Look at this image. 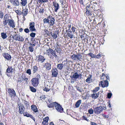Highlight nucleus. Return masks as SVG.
<instances>
[{"label": "nucleus", "mask_w": 125, "mask_h": 125, "mask_svg": "<svg viewBox=\"0 0 125 125\" xmlns=\"http://www.w3.org/2000/svg\"><path fill=\"white\" fill-rule=\"evenodd\" d=\"M21 77H22V78L23 80V81H24L25 79L26 78V76H25V75L22 74L21 75Z\"/></svg>", "instance_id": "774afa93"}, {"label": "nucleus", "mask_w": 125, "mask_h": 125, "mask_svg": "<svg viewBox=\"0 0 125 125\" xmlns=\"http://www.w3.org/2000/svg\"><path fill=\"white\" fill-rule=\"evenodd\" d=\"M106 109L105 104L103 103L100 104V106L97 107L94 109V113L96 114H99L101 113L103 110Z\"/></svg>", "instance_id": "f257e3e1"}, {"label": "nucleus", "mask_w": 125, "mask_h": 125, "mask_svg": "<svg viewBox=\"0 0 125 125\" xmlns=\"http://www.w3.org/2000/svg\"><path fill=\"white\" fill-rule=\"evenodd\" d=\"M48 18L46 19V18H45L43 19V23L44 24L48 23L49 24V20Z\"/></svg>", "instance_id": "58836bf2"}, {"label": "nucleus", "mask_w": 125, "mask_h": 125, "mask_svg": "<svg viewBox=\"0 0 125 125\" xmlns=\"http://www.w3.org/2000/svg\"><path fill=\"white\" fill-rule=\"evenodd\" d=\"M26 73L28 74L29 75H31V70L30 69H28L26 71Z\"/></svg>", "instance_id": "3c124183"}, {"label": "nucleus", "mask_w": 125, "mask_h": 125, "mask_svg": "<svg viewBox=\"0 0 125 125\" xmlns=\"http://www.w3.org/2000/svg\"><path fill=\"white\" fill-rule=\"evenodd\" d=\"M55 50L57 53H60L61 52V50L60 48V45L58 44L57 42L56 44Z\"/></svg>", "instance_id": "dca6fc26"}, {"label": "nucleus", "mask_w": 125, "mask_h": 125, "mask_svg": "<svg viewBox=\"0 0 125 125\" xmlns=\"http://www.w3.org/2000/svg\"><path fill=\"white\" fill-rule=\"evenodd\" d=\"M101 55V54L100 53H99L97 55H95V58H99L100 57Z\"/></svg>", "instance_id": "864d4df0"}, {"label": "nucleus", "mask_w": 125, "mask_h": 125, "mask_svg": "<svg viewBox=\"0 0 125 125\" xmlns=\"http://www.w3.org/2000/svg\"><path fill=\"white\" fill-rule=\"evenodd\" d=\"M4 16L2 12H0V18L2 19Z\"/></svg>", "instance_id": "bf43d9fd"}, {"label": "nucleus", "mask_w": 125, "mask_h": 125, "mask_svg": "<svg viewBox=\"0 0 125 125\" xmlns=\"http://www.w3.org/2000/svg\"><path fill=\"white\" fill-rule=\"evenodd\" d=\"M88 54V55H89L92 58H95V55L93 53H89Z\"/></svg>", "instance_id": "de8ad7c7"}, {"label": "nucleus", "mask_w": 125, "mask_h": 125, "mask_svg": "<svg viewBox=\"0 0 125 125\" xmlns=\"http://www.w3.org/2000/svg\"><path fill=\"white\" fill-rule=\"evenodd\" d=\"M48 83H46L44 84V86L45 88H44V91L47 92L49 91L50 90V86L48 84Z\"/></svg>", "instance_id": "4be33fe9"}, {"label": "nucleus", "mask_w": 125, "mask_h": 125, "mask_svg": "<svg viewBox=\"0 0 125 125\" xmlns=\"http://www.w3.org/2000/svg\"><path fill=\"white\" fill-rule=\"evenodd\" d=\"M10 96L11 98L14 97L16 96V93L14 90L12 88H9L8 91Z\"/></svg>", "instance_id": "f03ea898"}, {"label": "nucleus", "mask_w": 125, "mask_h": 125, "mask_svg": "<svg viewBox=\"0 0 125 125\" xmlns=\"http://www.w3.org/2000/svg\"><path fill=\"white\" fill-rule=\"evenodd\" d=\"M101 85L102 87H107L108 85V82L107 80H104L103 82L101 81L100 82L99 84V85Z\"/></svg>", "instance_id": "39448f33"}, {"label": "nucleus", "mask_w": 125, "mask_h": 125, "mask_svg": "<svg viewBox=\"0 0 125 125\" xmlns=\"http://www.w3.org/2000/svg\"><path fill=\"white\" fill-rule=\"evenodd\" d=\"M17 36H18V35L17 33H16V32H15L14 33V34L13 35V37L14 39V37H15V39L16 38Z\"/></svg>", "instance_id": "603ef678"}, {"label": "nucleus", "mask_w": 125, "mask_h": 125, "mask_svg": "<svg viewBox=\"0 0 125 125\" xmlns=\"http://www.w3.org/2000/svg\"><path fill=\"white\" fill-rule=\"evenodd\" d=\"M38 69V67L36 66H33L32 68L33 73H34L36 72Z\"/></svg>", "instance_id": "473e14b6"}, {"label": "nucleus", "mask_w": 125, "mask_h": 125, "mask_svg": "<svg viewBox=\"0 0 125 125\" xmlns=\"http://www.w3.org/2000/svg\"><path fill=\"white\" fill-rule=\"evenodd\" d=\"M36 35V33L33 32H32L30 34V36L31 37L34 38L35 37Z\"/></svg>", "instance_id": "8fccbe9b"}, {"label": "nucleus", "mask_w": 125, "mask_h": 125, "mask_svg": "<svg viewBox=\"0 0 125 125\" xmlns=\"http://www.w3.org/2000/svg\"><path fill=\"white\" fill-rule=\"evenodd\" d=\"M28 12L27 9H23L22 10V13L23 14V16H26L27 15Z\"/></svg>", "instance_id": "7c9ffc66"}, {"label": "nucleus", "mask_w": 125, "mask_h": 125, "mask_svg": "<svg viewBox=\"0 0 125 125\" xmlns=\"http://www.w3.org/2000/svg\"><path fill=\"white\" fill-rule=\"evenodd\" d=\"M15 39L16 40H18L19 41L21 42H23L24 40L23 37L20 35H19L18 36H17L16 38Z\"/></svg>", "instance_id": "a878e982"}, {"label": "nucleus", "mask_w": 125, "mask_h": 125, "mask_svg": "<svg viewBox=\"0 0 125 125\" xmlns=\"http://www.w3.org/2000/svg\"><path fill=\"white\" fill-rule=\"evenodd\" d=\"M99 89V87H96L94 90L93 92L94 93H95L98 91Z\"/></svg>", "instance_id": "c03bdc74"}, {"label": "nucleus", "mask_w": 125, "mask_h": 125, "mask_svg": "<svg viewBox=\"0 0 125 125\" xmlns=\"http://www.w3.org/2000/svg\"><path fill=\"white\" fill-rule=\"evenodd\" d=\"M48 18L49 20V24H50V26H52L54 23L55 19L54 18L50 16L48 17Z\"/></svg>", "instance_id": "9b49d317"}, {"label": "nucleus", "mask_w": 125, "mask_h": 125, "mask_svg": "<svg viewBox=\"0 0 125 125\" xmlns=\"http://www.w3.org/2000/svg\"><path fill=\"white\" fill-rule=\"evenodd\" d=\"M52 77H56L58 74V70L57 69H53L52 70Z\"/></svg>", "instance_id": "2eb2a0df"}, {"label": "nucleus", "mask_w": 125, "mask_h": 125, "mask_svg": "<svg viewBox=\"0 0 125 125\" xmlns=\"http://www.w3.org/2000/svg\"><path fill=\"white\" fill-rule=\"evenodd\" d=\"M38 61H41L42 63L45 60V59L41 55L38 56Z\"/></svg>", "instance_id": "393cba45"}, {"label": "nucleus", "mask_w": 125, "mask_h": 125, "mask_svg": "<svg viewBox=\"0 0 125 125\" xmlns=\"http://www.w3.org/2000/svg\"><path fill=\"white\" fill-rule=\"evenodd\" d=\"M55 107L57 111L59 112L62 113L63 111V109L62 106L57 103Z\"/></svg>", "instance_id": "20e7f679"}, {"label": "nucleus", "mask_w": 125, "mask_h": 125, "mask_svg": "<svg viewBox=\"0 0 125 125\" xmlns=\"http://www.w3.org/2000/svg\"><path fill=\"white\" fill-rule=\"evenodd\" d=\"M49 51L50 54L52 55V56L53 57H54L56 59L58 58V57L56 54V51L55 50H53L51 48H49Z\"/></svg>", "instance_id": "1a4fd4ad"}, {"label": "nucleus", "mask_w": 125, "mask_h": 125, "mask_svg": "<svg viewBox=\"0 0 125 125\" xmlns=\"http://www.w3.org/2000/svg\"><path fill=\"white\" fill-rule=\"evenodd\" d=\"M76 28L74 27H72V30L73 33H74L75 31V29Z\"/></svg>", "instance_id": "338daca9"}, {"label": "nucleus", "mask_w": 125, "mask_h": 125, "mask_svg": "<svg viewBox=\"0 0 125 125\" xmlns=\"http://www.w3.org/2000/svg\"><path fill=\"white\" fill-rule=\"evenodd\" d=\"M1 37L3 39L6 38L7 37V35L6 33L2 32L1 33Z\"/></svg>", "instance_id": "c756f323"}, {"label": "nucleus", "mask_w": 125, "mask_h": 125, "mask_svg": "<svg viewBox=\"0 0 125 125\" xmlns=\"http://www.w3.org/2000/svg\"><path fill=\"white\" fill-rule=\"evenodd\" d=\"M24 31L26 33H28L30 32V30L28 28H26L24 29Z\"/></svg>", "instance_id": "680f3d73"}, {"label": "nucleus", "mask_w": 125, "mask_h": 125, "mask_svg": "<svg viewBox=\"0 0 125 125\" xmlns=\"http://www.w3.org/2000/svg\"><path fill=\"white\" fill-rule=\"evenodd\" d=\"M39 12L40 13H43L44 11V9L42 8H41L39 9Z\"/></svg>", "instance_id": "09e8293b"}, {"label": "nucleus", "mask_w": 125, "mask_h": 125, "mask_svg": "<svg viewBox=\"0 0 125 125\" xmlns=\"http://www.w3.org/2000/svg\"><path fill=\"white\" fill-rule=\"evenodd\" d=\"M16 12L19 15L21 14L22 13L21 12L20 10H16Z\"/></svg>", "instance_id": "6e6d98bb"}, {"label": "nucleus", "mask_w": 125, "mask_h": 125, "mask_svg": "<svg viewBox=\"0 0 125 125\" xmlns=\"http://www.w3.org/2000/svg\"><path fill=\"white\" fill-rule=\"evenodd\" d=\"M99 94V92H98L97 93L93 94L91 96L93 98L96 99L98 97Z\"/></svg>", "instance_id": "cd10ccee"}, {"label": "nucleus", "mask_w": 125, "mask_h": 125, "mask_svg": "<svg viewBox=\"0 0 125 125\" xmlns=\"http://www.w3.org/2000/svg\"><path fill=\"white\" fill-rule=\"evenodd\" d=\"M30 89L31 91L32 92H35L36 91V90L35 89V88H34L32 86H30Z\"/></svg>", "instance_id": "e433bc0d"}, {"label": "nucleus", "mask_w": 125, "mask_h": 125, "mask_svg": "<svg viewBox=\"0 0 125 125\" xmlns=\"http://www.w3.org/2000/svg\"><path fill=\"white\" fill-rule=\"evenodd\" d=\"M9 20L3 19V23L4 26L6 25L7 23L8 24Z\"/></svg>", "instance_id": "c9c22d12"}, {"label": "nucleus", "mask_w": 125, "mask_h": 125, "mask_svg": "<svg viewBox=\"0 0 125 125\" xmlns=\"http://www.w3.org/2000/svg\"><path fill=\"white\" fill-rule=\"evenodd\" d=\"M36 78L39 81V79L40 78V75L39 74H37L36 76Z\"/></svg>", "instance_id": "69168bd1"}, {"label": "nucleus", "mask_w": 125, "mask_h": 125, "mask_svg": "<svg viewBox=\"0 0 125 125\" xmlns=\"http://www.w3.org/2000/svg\"><path fill=\"white\" fill-rule=\"evenodd\" d=\"M49 48L48 50H46V54L49 56L50 53V51H49Z\"/></svg>", "instance_id": "4d7b16f0"}, {"label": "nucleus", "mask_w": 125, "mask_h": 125, "mask_svg": "<svg viewBox=\"0 0 125 125\" xmlns=\"http://www.w3.org/2000/svg\"><path fill=\"white\" fill-rule=\"evenodd\" d=\"M49 119V118L48 117H47L44 118L43 121L42 122V124L44 125H48Z\"/></svg>", "instance_id": "aec40b11"}, {"label": "nucleus", "mask_w": 125, "mask_h": 125, "mask_svg": "<svg viewBox=\"0 0 125 125\" xmlns=\"http://www.w3.org/2000/svg\"><path fill=\"white\" fill-rule=\"evenodd\" d=\"M8 24L10 27H11L13 28H14L15 27V23L13 19H10Z\"/></svg>", "instance_id": "ddd939ff"}, {"label": "nucleus", "mask_w": 125, "mask_h": 125, "mask_svg": "<svg viewBox=\"0 0 125 125\" xmlns=\"http://www.w3.org/2000/svg\"><path fill=\"white\" fill-rule=\"evenodd\" d=\"M83 119L86 120L88 121H89V119H88L86 117H85V116H83Z\"/></svg>", "instance_id": "0e129e2a"}, {"label": "nucleus", "mask_w": 125, "mask_h": 125, "mask_svg": "<svg viewBox=\"0 0 125 125\" xmlns=\"http://www.w3.org/2000/svg\"><path fill=\"white\" fill-rule=\"evenodd\" d=\"M81 57V55L80 54H78L76 55L75 54H73L71 56L73 60H75L76 59L80 60Z\"/></svg>", "instance_id": "9d476101"}, {"label": "nucleus", "mask_w": 125, "mask_h": 125, "mask_svg": "<svg viewBox=\"0 0 125 125\" xmlns=\"http://www.w3.org/2000/svg\"><path fill=\"white\" fill-rule=\"evenodd\" d=\"M112 94L111 93H109L107 95V97L109 98H110L112 96Z\"/></svg>", "instance_id": "052dcab7"}, {"label": "nucleus", "mask_w": 125, "mask_h": 125, "mask_svg": "<svg viewBox=\"0 0 125 125\" xmlns=\"http://www.w3.org/2000/svg\"><path fill=\"white\" fill-rule=\"evenodd\" d=\"M35 45V44H32L31 43L30 44V46L29 47V51L31 52H32L34 51V47Z\"/></svg>", "instance_id": "412c9836"}, {"label": "nucleus", "mask_w": 125, "mask_h": 125, "mask_svg": "<svg viewBox=\"0 0 125 125\" xmlns=\"http://www.w3.org/2000/svg\"><path fill=\"white\" fill-rule=\"evenodd\" d=\"M21 4L23 6H25L26 4L27 1L26 0H21Z\"/></svg>", "instance_id": "72a5a7b5"}, {"label": "nucleus", "mask_w": 125, "mask_h": 125, "mask_svg": "<svg viewBox=\"0 0 125 125\" xmlns=\"http://www.w3.org/2000/svg\"><path fill=\"white\" fill-rule=\"evenodd\" d=\"M53 5L54 7V11L57 12L59 8V4L56 2H53Z\"/></svg>", "instance_id": "f8f14e48"}, {"label": "nucleus", "mask_w": 125, "mask_h": 125, "mask_svg": "<svg viewBox=\"0 0 125 125\" xmlns=\"http://www.w3.org/2000/svg\"><path fill=\"white\" fill-rule=\"evenodd\" d=\"M24 103L25 105L27 107H28L29 106V104L27 102L25 101H24Z\"/></svg>", "instance_id": "5fc2aeb1"}, {"label": "nucleus", "mask_w": 125, "mask_h": 125, "mask_svg": "<svg viewBox=\"0 0 125 125\" xmlns=\"http://www.w3.org/2000/svg\"><path fill=\"white\" fill-rule=\"evenodd\" d=\"M32 84L34 87L37 86L39 82L37 79L36 78H32L31 80Z\"/></svg>", "instance_id": "423d86ee"}, {"label": "nucleus", "mask_w": 125, "mask_h": 125, "mask_svg": "<svg viewBox=\"0 0 125 125\" xmlns=\"http://www.w3.org/2000/svg\"><path fill=\"white\" fill-rule=\"evenodd\" d=\"M14 69L11 67H8L6 70V73L8 76H10V74H11L14 71Z\"/></svg>", "instance_id": "7ed1b4c3"}, {"label": "nucleus", "mask_w": 125, "mask_h": 125, "mask_svg": "<svg viewBox=\"0 0 125 125\" xmlns=\"http://www.w3.org/2000/svg\"><path fill=\"white\" fill-rule=\"evenodd\" d=\"M31 108L32 110L35 112H36L38 111V109L36 105H31Z\"/></svg>", "instance_id": "bb28decb"}, {"label": "nucleus", "mask_w": 125, "mask_h": 125, "mask_svg": "<svg viewBox=\"0 0 125 125\" xmlns=\"http://www.w3.org/2000/svg\"><path fill=\"white\" fill-rule=\"evenodd\" d=\"M52 37L54 39L56 38L57 36V35L56 33L54 32L52 34H51Z\"/></svg>", "instance_id": "79ce46f5"}, {"label": "nucleus", "mask_w": 125, "mask_h": 125, "mask_svg": "<svg viewBox=\"0 0 125 125\" xmlns=\"http://www.w3.org/2000/svg\"><path fill=\"white\" fill-rule=\"evenodd\" d=\"M29 26V29L31 31L33 32L36 31V29L35 27V23L34 22L30 23Z\"/></svg>", "instance_id": "0eeeda50"}, {"label": "nucleus", "mask_w": 125, "mask_h": 125, "mask_svg": "<svg viewBox=\"0 0 125 125\" xmlns=\"http://www.w3.org/2000/svg\"><path fill=\"white\" fill-rule=\"evenodd\" d=\"M94 110L91 108L88 110V113L90 114H93V113Z\"/></svg>", "instance_id": "49530a36"}, {"label": "nucleus", "mask_w": 125, "mask_h": 125, "mask_svg": "<svg viewBox=\"0 0 125 125\" xmlns=\"http://www.w3.org/2000/svg\"><path fill=\"white\" fill-rule=\"evenodd\" d=\"M23 81V79L22 77H21H21H20L18 79V83H19V82L20 83L21 82Z\"/></svg>", "instance_id": "a18cd8bd"}, {"label": "nucleus", "mask_w": 125, "mask_h": 125, "mask_svg": "<svg viewBox=\"0 0 125 125\" xmlns=\"http://www.w3.org/2000/svg\"><path fill=\"white\" fill-rule=\"evenodd\" d=\"M10 1L11 2L12 4L13 5L16 6H18L19 5V4L18 0H12Z\"/></svg>", "instance_id": "6ab92c4d"}, {"label": "nucleus", "mask_w": 125, "mask_h": 125, "mask_svg": "<svg viewBox=\"0 0 125 125\" xmlns=\"http://www.w3.org/2000/svg\"><path fill=\"white\" fill-rule=\"evenodd\" d=\"M92 79L91 78V76L88 77L86 80V81L88 83H90L92 81Z\"/></svg>", "instance_id": "ea45409f"}, {"label": "nucleus", "mask_w": 125, "mask_h": 125, "mask_svg": "<svg viewBox=\"0 0 125 125\" xmlns=\"http://www.w3.org/2000/svg\"><path fill=\"white\" fill-rule=\"evenodd\" d=\"M85 14L86 15H89L90 16H91L92 15L91 11L89 10H87L86 11Z\"/></svg>", "instance_id": "4c0bfd02"}, {"label": "nucleus", "mask_w": 125, "mask_h": 125, "mask_svg": "<svg viewBox=\"0 0 125 125\" xmlns=\"http://www.w3.org/2000/svg\"><path fill=\"white\" fill-rule=\"evenodd\" d=\"M81 103V100H79L77 101L75 104V106L76 107H78Z\"/></svg>", "instance_id": "2f4dec72"}, {"label": "nucleus", "mask_w": 125, "mask_h": 125, "mask_svg": "<svg viewBox=\"0 0 125 125\" xmlns=\"http://www.w3.org/2000/svg\"><path fill=\"white\" fill-rule=\"evenodd\" d=\"M56 102H52L50 101L49 102V103L47 104L49 108H52L53 107H55L57 103Z\"/></svg>", "instance_id": "f3484780"}, {"label": "nucleus", "mask_w": 125, "mask_h": 125, "mask_svg": "<svg viewBox=\"0 0 125 125\" xmlns=\"http://www.w3.org/2000/svg\"><path fill=\"white\" fill-rule=\"evenodd\" d=\"M3 56L5 59L8 61L10 60L11 58V57L10 55L8 53L3 54Z\"/></svg>", "instance_id": "a211bd4d"}, {"label": "nucleus", "mask_w": 125, "mask_h": 125, "mask_svg": "<svg viewBox=\"0 0 125 125\" xmlns=\"http://www.w3.org/2000/svg\"><path fill=\"white\" fill-rule=\"evenodd\" d=\"M45 67L47 70H50L51 69V64L48 62L46 63Z\"/></svg>", "instance_id": "b1692460"}, {"label": "nucleus", "mask_w": 125, "mask_h": 125, "mask_svg": "<svg viewBox=\"0 0 125 125\" xmlns=\"http://www.w3.org/2000/svg\"><path fill=\"white\" fill-rule=\"evenodd\" d=\"M76 89L77 90L80 92H81L82 91H83V89L81 87H80L77 86L76 87Z\"/></svg>", "instance_id": "a19ab883"}, {"label": "nucleus", "mask_w": 125, "mask_h": 125, "mask_svg": "<svg viewBox=\"0 0 125 125\" xmlns=\"http://www.w3.org/2000/svg\"><path fill=\"white\" fill-rule=\"evenodd\" d=\"M67 35L71 39L73 37V34L72 33V31H69V32H68Z\"/></svg>", "instance_id": "c85d7f7f"}, {"label": "nucleus", "mask_w": 125, "mask_h": 125, "mask_svg": "<svg viewBox=\"0 0 125 125\" xmlns=\"http://www.w3.org/2000/svg\"><path fill=\"white\" fill-rule=\"evenodd\" d=\"M63 64L62 63L58 64L57 66V69L60 70H62L63 69Z\"/></svg>", "instance_id": "5701e85b"}, {"label": "nucleus", "mask_w": 125, "mask_h": 125, "mask_svg": "<svg viewBox=\"0 0 125 125\" xmlns=\"http://www.w3.org/2000/svg\"><path fill=\"white\" fill-rule=\"evenodd\" d=\"M18 106L19 109V113L21 114L23 113L25 110V108L23 104L20 103L18 104Z\"/></svg>", "instance_id": "6e6552de"}, {"label": "nucleus", "mask_w": 125, "mask_h": 125, "mask_svg": "<svg viewBox=\"0 0 125 125\" xmlns=\"http://www.w3.org/2000/svg\"><path fill=\"white\" fill-rule=\"evenodd\" d=\"M24 116H26L27 117H29V115H30L28 114V113H23Z\"/></svg>", "instance_id": "13d9d810"}, {"label": "nucleus", "mask_w": 125, "mask_h": 125, "mask_svg": "<svg viewBox=\"0 0 125 125\" xmlns=\"http://www.w3.org/2000/svg\"><path fill=\"white\" fill-rule=\"evenodd\" d=\"M9 20L3 19V23L4 26L6 25L7 23L8 24Z\"/></svg>", "instance_id": "f704fd0d"}, {"label": "nucleus", "mask_w": 125, "mask_h": 125, "mask_svg": "<svg viewBox=\"0 0 125 125\" xmlns=\"http://www.w3.org/2000/svg\"><path fill=\"white\" fill-rule=\"evenodd\" d=\"M46 98L45 96V95H42L40 97V98L41 100L43 99L44 100Z\"/></svg>", "instance_id": "e2e57ef3"}, {"label": "nucleus", "mask_w": 125, "mask_h": 125, "mask_svg": "<svg viewBox=\"0 0 125 125\" xmlns=\"http://www.w3.org/2000/svg\"><path fill=\"white\" fill-rule=\"evenodd\" d=\"M9 15L7 14H6L4 16V18L3 19L9 20Z\"/></svg>", "instance_id": "37998d69"}, {"label": "nucleus", "mask_w": 125, "mask_h": 125, "mask_svg": "<svg viewBox=\"0 0 125 125\" xmlns=\"http://www.w3.org/2000/svg\"><path fill=\"white\" fill-rule=\"evenodd\" d=\"M80 76L81 77V74L80 73L78 74L77 72H76L74 73L73 74V75L71 76V77L72 78H73L75 79L78 78Z\"/></svg>", "instance_id": "4468645a"}]
</instances>
